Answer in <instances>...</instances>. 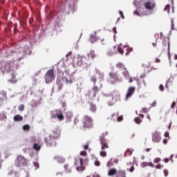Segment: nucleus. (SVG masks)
Listing matches in <instances>:
<instances>
[{
  "instance_id": "obj_1",
  "label": "nucleus",
  "mask_w": 177,
  "mask_h": 177,
  "mask_svg": "<svg viewBox=\"0 0 177 177\" xmlns=\"http://www.w3.org/2000/svg\"><path fill=\"white\" fill-rule=\"evenodd\" d=\"M107 135V131H105L101 133V135L99 136V141L100 142L101 145L100 156L102 158H105L107 156L106 151H105L106 149H109V142L105 138Z\"/></svg>"
},
{
  "instance_id": "obj_2",
  "label": "nucleus",
  "mask_w": 177,
  "mask_h": 177,
  "mask_svg": "<svg viewBox=\"0 0 177 177\" xmlns=\"http://www.w3.org/2000/svg\"><path fill=\"white\" fill-rule=\"evenodd\" d=\"M133 49L132 48H129L127 46H122L121 44L118 45V47L113 46L111 50H110V54L111 55H113L116 53H120L121 55H127L129 53L132 52Z\"/></svg>"
},
{
  "instance_id": "obj_3",
  "label": "nucleus",
  "mask_w": 177,
  "mask_h": 177,
  "mask_svg": "<svg viewBox=\"0 0 177 177\" xmlns=\"http://www.w3.org/2000/svg\"><path fill=\"white\" fill-rule=\"evenodd\" d=\"M88 163V159L87 158H77L75 161V165L77 167L75 169L78 172H82L83 171L86 170V165Z\"/></svg>"
},
{
  "instance_id": "obj_4",
  "label": "nucleus",
  "mask_w": 177,
  "mask_h": 177,
  "mask_svg": "<svg viewBox=\"0 0 177 177\" xmlns=\"http://www.w3.org/2000/svg\"><path fill=\"white\" fill-rule=\"evenodd\" d=\"M93 119L92 117L86 115L83 117V119L82 120V124L83 126V128L84 129H91L93 128Z\"/></svg>"
},
{
  "instance_id": "obj_5",
  "label": "nucleus",
  "mask_w": 177,
  "mask_h": 177,
  "mask_svg": "<svg viewBox=\"0 0 177 177\" xmlns=\"http://www.w3.org/2000/svg\"><path fill=\"white\" fill-rule=\"evenodd\" d=\"M28 164V160L22 156H17L16 160H15V165L17 167H27Z\"/></svg>"
},
{
  "instance_id": "obj_6",
  "label": "nucleus",
  "mask_w": 177,
  "mask_h": 177,
  "mask_svg": "<svg viewBox=\"0 0 177 177\" xmlns=\"http://www.w3.org/2000/svg\"><path fill=\"white\" fill-rule=\"evenodd\" d=\"M51 118L57 119L59 122H62L65 119V117L61 109H56L51 111Z\"/></svg>"
},
{
  "instance_id": "obj_7",
  "label": "nucleus",
  "mask_w": 177,
  "mask_h": 177,
  "mask_svg": "<svg viewBox=\"0 0 177 177\" xmlns=\"http://www.w3.org/2000/svg\"><path fill=\"white\" fill-rule=\"evenodd\" d=\"M62 82H64L66 85H71L73 83V80L72 79V76L67 73V71H64L62 73V77L61 78Z\"/></svg>"
},
{
  "instance_id": "obj_8",
  "label": "nucleus",
  "mask_w": 177,
  "mask_h": 177,
  "mask_svg": "<svg viewBox=\"0 0 177 177\" xmlns=\"http://www.w3.org/2000/svg\"><path fill=\"white\" fill-rule=\"evenodd\" d=\"M55 80L54 70H48L45 74V82L46 84L51 83Z\"/></svg>"
},
{
  "instance_id": "obj_9",
  "label": "nucleus",
  "mask_w": 177,
  "mask_h": 177,
  "mask_svg": "<svg viewBox=\"0 0 177 177\" xmlns=\"http://www.w3.org/2000/svg\"><path fill=\"white\" fill-rule=\"evenodd\" d=\"M109 77H110V79L112 80L111 84H114L116 82H122V77L118 76L117 73L111 72L109 73Z\"/></svg>"
},
{
  "instance_id": "obj_10",
  "label": "nucleus",
  "mask_w": 177,
  "mask_h": 177,
  "mask_svg": "<svg viewBox=\"0 0 177 177\" xmlns=\"http://www.w3.org/2000/svg\"><path fill=\"white\" fill-rule=\"evenodd\" d=\"M156 4L153 0H149L144 3V8L149 12L154 10Z\"/></svg>"
},
{
  "instance_id": "obj_11",
  "label": "nucleus",
  "mask_w": 177,
  "mask_h": 177,
  "mask_svg": "<svg viewBox=\"0 0 177 177\" xmlns=\"http://www.w3.org/2000/svg\"><path fill=\"white\" fill-rule=\"evenodd\" d=\"M13 66H15V62H13L12 61H7V62L5 63L4 66L2 67L1 69L5 70V71H6L7 73H10L13 68Z\"/></svg>"
},
{
  "instance_id": "obj_12",
  "label": "nucleus",
  "mask_w": 177,
  "mask_h": 177,
  "mask_svg": "<svg viewBox=\"0 0 177 177\" xmlns=\"http://www.w3.org/2000/svg\"><path fill=\"white\" fill-rule=\"evenodd\" d=\"M97 93H99V88L95 85L91 88V91L88 93V96L89 98L93 99L95 97L96 95H97Z\"/></svg>"
},
{
  "instance_id": "obj_13",
  "label": "nucleus",
  "mask_w": 177,
  "mask_h": 177,
  "mask_svg": "<svg viewBox=\"0 0 177 177\" xmlns=\"http://www.w3.org/2000/svg\"><path fill=\"white\" fill-rule=\"evenodd\" d=\"M57 138H45V143H46V146L48 147L56 146V142H55Z\"/></svg>"
},
{
  "instance_id": "obj_14",
  "label": "nucleus",
  "mask_w": 177,
  "mask_h": 177,
  "mask_svg": "<svg viewBox=\"0 0 177 177\" xmlns=\"http://www.w3.org/2000/svg\"><path fill=\"white\" fill-rule=\"evenodd\" d=\"M60 137V130L59 129H55L54 131H53V133L50 134L47 138H54L57 139Z\"/></svg>"
},
{
  "instance_id": "obj_15",
  "label": "nucleus",
  "mask_w": 177,
  "mask_h": 177,
  "mask_svg": "<svg viewBox=\"0 0 177 177\" xmlns=\"http://www.w3.org/2000/svg\"><path fill=\"white\" fill-rule=\"evenodd\" d=\"M135 91L136 87L131 86L128 88L127 94H126V100H128V98L131 97L133 95Z\"/></svg>"
},
{
  "instance_id": "obj_16",
  "label": "nucleus",
  "mask_w": 177,
  "mask_h": 177,
  "mask_svg": "<svg viewBox=\"0 0 177 177\" xmlns=\"http://www.w3.org/2000/svg\"><path fill=\"white\" fill-rule=\"evenodd\" d=\"M136 114L138 115L139 117H136V118H134V122H136L137 124H140L145 118V115L138 114L137 111H136Z\"/></svg>"
},
{
  "instance_id": "obj_17",
  "label": "nucleus",
  "mask_w": 177,
  "mask_h": 177,
  "mask_svg": "<svg viewBox=\"0 0 177 177\" xmlns=\"http://www.w3.org/2000/svg\"><path fill=\"white\" fill-rule=\"evenodd\" d=\"M152 140L153 142L158 143L160 140V136L158 131H155L153 134Z\"/></svg>"
},
{
  "instance_id": "obj_18",
  "label": "nucleus",
  "mask_w": 177,
  "mask_h": 177,
  "mask_svg": "<svg viewBox=\"0 0 177 177\" xmlns=\"http://www.w3.org/2000/svg\"><path fill=\"white\" fill-rule=\"evenodd\" d=\"M118 171L116 169L112 168V169H110L109 171H107V176H113L118 174Z\"/></svg>"
},
{
  "instance_id": "obj_19",
  "label": "nucleus",
  "mask_w": 177,
  "mask_h": 177,
  "mask_svg": "<svg viewBox=\"0 0 177 177\" xmlns=\"http://www.w3.org/2000/svg\"><path fill=\"white\" fill-rule=\"evenodd\" d=\"M98 40H100V39L96 37V32H94V35H91L89 41L91 42V44H94Z\"/></svg>"
},
{
  "instance_id": "obj_20",
  "label": "nucleus",
  "mask_w": 177,
  "mask_h": 177,
  "mask_svg": "<svg viewBox=\"0 0 177 177\" xmlns=\"http://www.w3.org/2000/svg\"><path fill=\"white\" fill-rule=\"evenodd\" d=\"M54 160L59 164L65 163V158H62V156H55Z\"/></svg>"
},
{
  "instance_id": "obj_21",
  "label": "nucleus",
  "mask_w": 177,
  "mask_h": 177,
  "mask_svg": "<svg viewBox=\"0 0 177 177\" xmlns=\"http://www.w3.org/2000/svg\"><path fill=\"white\" fill-rule=\"evenodd\" d=\"M8 82L11 84H15L16 82H17V80L16 79V73H12V79L8 80Z\"/></svg>"
},
{
  "instance_id": "obj_22",
  "label": "nucleus",
  "mask_w": 177,
  "mask_h": 177,
  "mask_svg": "<svg viewBox=\"0 0 177 177\" xmlns=\"http://www.w3.org/2000/svg\"><path fill=\"white\" fill-rule=\"evenodd\" d=\"M115 175L116 177H127L124 170H118V173Z\"/></svg>"
},
{
  "instance_id": "obj_23",
  "label": "nucleus",
  "mask_w": 177,
  "mask_h": 177,
  "mask_svg": "<svg viewBox=\"0 0 177 177\" xmlns=\"http://www.w3.org/2000/svg\"><path fill=\"white\" fill-rule=\"evenodd\" d=\"M13 120H15V122H22L23 116L21 115H16L13 117Z\"/></svg>"
},
{
  "instance_id": "obj_24",
  "label": "nucleus",
  "mask_w": 177,
  "mask_h": 177,
  "mask_svg": "<svg viewBox=\"0 0 177 177\" xmlns=\"http://www.w3.org/2000/svg\"><path fill=\"white\" fill-rule=\"evenodd\" d=\"M80 62H82V64L88 65V59L86 57L83 56L80 57Z\"/></svg>"
},
{
  "instance_id": "obj_25",
  "label": "nucleus",
  "mask_w": 177,
  "mask_h": 177,
  "mask_svg": "<svg viewBox=\"0 0 177 177\" xmlns=\"http://www.w3.org/2000/svg\"><path fill=\"white\" fill-rule=\"evenodd\" d=\"M172 80L173 79L170 77L167 81H166V84L165 85V87L166 88V89H168L169 86L172 85Z\"/></svg>"
},
{
  "instance_id": "obj_26",
  "label": "nucleus",
  "mask_w": 177,
  "mask_h": 177,
  "mask_svg": "<svg viewBox=\"0 0 177 177\" xmlns=\"http://www.w3.org/2000/svg\"><path fill=\"white\" fill-rule=\"evenodd\" d=\"M64 167L66 173L70 174L71 172H72V169L70 167V166H68V165H64Z\"/></svg>"
},
{
  "instance_id": "obj_27",
  "label": "nucleus",
  "mask_w": 177,
  "mask_h": 177,
  "mask_svg": "<svg viewBox=\"0 0 177 177\" xmlns=\"http://www.w3.org/2000/svg\"><path fill=\"white\" fill-rule=\"evenodd\" d=\"M116 68H118L120 70L126 71V68L124 67V65H123L122 63H118V64H116Z\"/></svg>"
},
{
  "instance_id": "obj_28",
  "label": "nucleus",
  "mask_w": 177,
  "mask_h": 177,
  "mask_svg": "<svg viewBox=\"0 0 177 177\" xmlns=\"http://www.w3.org/2000/svg\"><path fill=\"white\" fill-rule=\"evenodd\" d=\"M65 4L66 6H68V8H72V6H73V0L66 1Z\"/></svg>"
},
{
  "instance_id": "obj_29",
  "label": "nucleus",
  "mask_w": 177,
  "mask_h": 177,
  "mask_svg": "<svg viewBox=\"0 0 177 177\" xmlns=\"http://www.w3.org/2000/svg\"><path fill=\"white\" fill-rule=\"evenodd\" d=\"M127 165H129V167H131V168L128 169L127 170L129 171V172L132 173L134 171V167H133V164L132 162H128Z\"/></svg>"
},
{
  "instance_id": "obj_30",
  "label": "nucleus",
  "mask_w": 177,
  "mask_h": 177,
  "mask_svg": "<svg viewBox=\"0 0 177 177\" xmlns=\"http://www.w3.org/2000/svg\"><path fill=\"white\" fill-rule=\"evenodd\" d=\"M72 117H73L72 112L71 111L66 112V118L67 120H71Z\"/></svg>"
},
{
  "instance_id": "obj_31",
  "label": "nucleus",
  "mask_w": 177,
  "mask_h": 177,
  "mask_svg": "<svg viewBox=\"0 0 177 177\" xmlns=\"http://www.w3.org/2000/svg\"><path fill=\"white\" fill-rule=\"evenodd\" d=\"M41 148V147L37 143L33 145V149H34V150H35L37 151H39Z\"/></svg>"
},
{
  "instance_id": "obj_32",
  "label": "nucleus",
  "mask_w": 177,
  "mask_h": 177,
  "mask_svg": "<svg viewBox=\"0 0 177 177\" xmlns=\"http://www.w3.org/2000/svg\"><path fill=\"white\" fill-rule=\"evenodd\" d=\"M100 41L101 42V45H106L107 44V39L105 37L100 38Z\"/></svg>"
},
{
  "instance_id": "obj_33",
  "label": "nucleus",
  "mask_w": 177,
  "mask_h": 177,
  "mask_svg": "<svg viewBox=\"0 0 177 177\" xmlns=\"http://www.w3.org/2000/svg\"><path fill=\"white\" fill-rule=\"evenodd\" d=\"M118 113H112L111 120L112 121H116V119L118 118Z\"/></svg>"
},
{
  "instance_id": "obj_34",
  "label": "nucleus",
  "mask_w": 177,
  "mask_h": 177,
  "mask_svg": "<svg viewBox=\"0 0 177 177\" xmlns=\"http://www.w3.org/2000/svg\"><path fill=\"white\" fill-rule=\"evenodd\" d=\"M88 57H91V59H94L95 57V54L94 50H91L88 54Z\"/></svg>"
},
{
  "instance_id": "obj_35",
  "label": "nucleus",
  "mask_w": 177,
  "mask_h": 177,
  "mask_svg": "<svg viewBox=\"0 0 177 177\" xmlns=\"http://www.w3.org/2000/svg\"><path fill=\"white\" fill-rule=\"evenodd\" d=\"M30 129V126H29L28 124H24L23 126V131H28Z\"/></svg>"
},
{
  "instance_id": "obj_36",
  "label": "nucleus",
  "mask_w": 177,
  "mask_h": 177,
  "mask_svg": "<svg viewBox=\"0 0 177 177\" xmlns=\"http://www.w3.org/2000/svg\"><path fill=\"white\" fill-rule=\"evenodd\" d=\"M91 111L95 113L96 111V106L95 104H91Z\"/></svg>"
},
{
  "instance_id": "obj_37",
  "label": "nucleus",
  "mask_w": 177,
  "mask_h": 177,
  "mask_svg": "<svg viewBox=\"0 0 177 177\" xmlns=\"http://www.w3.org/2000/svg\"><path fill=\"white\" fill-rule=\"evenodd\" d=\"M96 75H99V78L102 80L104 78V73L100 71H97Z\"/></svg>"
},
{
  "instance_id": "obj_38",
  "label": "nucleus",
  "mask_w": 177,
  "mask_h": 177,
  "mask_svg": "<svg viewBox=\"0 0 177 177\" xmlns=\"http://www.w3.org/2000/svg\"><path fill=\"white\" fill-rule=\"evenodd\" d=\"M57 84H59V87H58L59 91H61L64 85L62 84H60V80H57Z\"/></svg>"
},
{
  "instance_id": "obj_39",
  "label": "nucleus",
  "mask_w": 177,
  "mask_h": 177,
  "mask_svg": "<svg viewBox=\"0 0 177 177\" xmlns=\"http://www.w3.org/2000/svg\"><path fill=\"white\" fill-rule=\"evenodd\" d=\"M18 111H24V104H21L18 106Z\"/></svg>"
},
{
  "instance_id": "obj_40",
  "label": "nucleus",
  "mask_w": 177,
  "mask_h": 177,
  "mask_svg": "<svg viewBox=\"0 0 177 177\" xmlns=\"http://www.w3.org/2000/svg\"><path fill=\"white\" fill-rule=\"evenodd\" d=\"M91 82H93L94 84V85H95V84H96V77L95 75L91 76Z\"/></svg>"
},
{
  "instance_id": "obj_41",
  "label": "nucleus",
  "mask_w": 177,
  "mask_h": 177,
  "mask_svg": "<svg viewBox=\"0 0 177 177\" xmlns=\"http://www.w3.org/2000/svg\"><path fill=\"white\" fill-rule=\"evenodd\" d=\"M113 162L112 160H109V162H107L106 167L109 168L113 167Z\"/></svg>"
},
{
  "instance_id": "obj_42",
  "label": "nucleus",
  "mask_w": 177,
  "mask_h": 177,
  "mask_svg": "<svg viewBox=\"0 0 177 177\" xmlns=\"http://www.w3.org/2000/svg\"><path fill=\"white\" fill-rule=\"evenodd\" d=\"M116 121H118V122H122V121H123V116H122V115L118 116V117L116 118Z\"/></svg>"
},
{
  "instance_id": "obj_43",
  "label": "nucleus",
  "mask_w": 177,
  "mask_h": 177,
  "mask_svg": "<svg viewBox=\"0 0 177 177\" xmlns=\"http://www.w3.org/2000/svg\"><path fill=\"white\" fill-rule=\"evenodd\" d=\"M160 161H161V159H160L159 158H156L153 159V163H155V164L159 163Z\"/></svg>"
},
{
  "instance_id": "obj_44",
  "label": "nucleus",
  "mask_w": 177,
  "mask_h": 177,
  "mask_svg": "<svg viewBox=\"0 0 177 177\" xmlns=\"http://www.w3.org/2000/svg\"><path fill=\"white\" fill-rule=\"evenodd\" d=\"M169 10H170V5H166V6H165L164 11L169 12Z\"/></svg>"
},
{
  "instance_id": "obj_45",
  "label": "nucleus",
  "mask_w": 177,
  "mask_h": 177,
  "mask_svg": "<svg viewBox=\"0 0 177 177\" xmlns=\"http://www.w3.org/2000/svg\"><path fill=\"white\" fill-rule=\"evenodd\" d=\"M163 167H164V165H160V164H159V165L155 166V168H156V169H161V168H163Z\"/></svg>"
},
{
  "instance_id": "obj_46",
  "label": "nucleus",
  "mask_w": 177,
  "mask_h": 177,
  "mask_svg": "<svg viewBox=\"0 0 177 177\" xmlns=\"http://www.w3.org/2000/svg\"><path fill=\"white\" fill-rule=\"evenodd\" d=\"M123 75L124 76V77H128V71L127 70H124L122 72Z\"/></svg>"
},
{
  "instance_id": "obj_47",
  "label": "nucleus",
  "mask_w": 177,
  "mask_h": 177,
  "mask_svg": "<svg viewBox=\"0 0 177 177\" xmlns=\"http://www.w3.org/2000/svg\"><path fill=\"white\" fill-rule=\"evenodd\" d=\"M141 166H142V167H143V168H145V167H148V162H142Z\"/></svg>"
},
{
  "instance_id": "obj_48",
  "label": "nucleus",
  "mask_w": 177,
  "mask_h": 177,
  "mask_svg": "<svg viewBox=\"0 0 177 177\" xmlns=\"http://www.w3.org/2000/svg\"><path fill=\"white\" fill-rule=\"evenodd\" d=\"M80 156H83V157H86V151H80Z\"/></svg>"
},
{
  "instance_id": "obj_49",
  "label": "nucleus",
  "mask_w": 177,
  "mask_h": 177,
  "mask_svg": "<svg viewBox=\"0 0 177 177\" xmlns=\"http://www.w3.org/2000/svg\"><path fill=\"white\" fill-rule=\"evenodd\" d=\"M74 123L75 125L78 124V123H80V119L78 118H75Z\"/></svg>"
},
{
  "instance_id": "obj_50",
  "label": "nucleus",
  "mask_w": 177,
  "mask_h": 177,
  "mask_svg": "<svg viewBox=\"0 0 177 177\" xmlns=\"http://www.w3.org/2000/svg\"><path fill=\"white\" fill-rule=\"evenodd\" d=\"M94 165L96 167H100V162L99 160H95V162H94Z\"/></svg>"
},
{
  "instance_id": "obj_51",
  "label": "nucleus",
  "mask_w": 177,
  "mask_h": 177,
  "mask_svg": "<svg viewBox=\"0 0 177 177\" xmlns=\"http://www.w3.org/2000/svg\"><path fill=\"white\" fill-rule=\"evenodd\" d=\"M118 13L121 16V18H122V19H124V16L123 15V12L122 10H120V11H118Z\"/></svg>"
},
{
  "instance_id": "obj_52",
  "label": "nucleus",
  "mask_w": 177,
  "mask_h": 177,
  "mask_svg": "<svg viewBox=\"0 0 177 177\" xmlns=\"http://www.w3.org/2000/svg\"><path fill=\"white\" fill-rule=\"evenodd\" d=\"M110 161H112V163L118 164V159H111Z\"/></svg>"
},
{
  "instance_id": "obj_53",
  "label": "nucleus",
  "mask_w": 177,
  "mask_h": 177,
  "mask_svg": "<svg viewBox=\"0 0 177 177\" xmlns=\"http://www.w3.org/2000/svg\"><path fill=\"white\" fill-rule=\"evenodd\" d=\"M147 111H148V109L143 108V109H142V111H140V113H146Z\"/></svg>"
},
{
  "instance_id": "obj_54",
  "label": "nucleus",
  "mask_w": 177,
  "mask_h": 177,
  "mask_svg": "<svg viewBox=\"0 0 177 177\" xmlns=\"http://www.w3.org/2000/svg\"><path fill=\"white\" fill-rule=\"evenodd\" d=\"M159 89L161 91H164V89H165L164 86L162 84H160L159 85Z\"/></svg>"
},
{
  "instance_id": "obj_55",
  "label": "nucleus",
  "mask_w": 177,
  "mask_h": 177,
  "mask_svg": "<svg viewBox=\"0 0 177 177\" xmlns=\"http://www.w3.org/2000/svg\"><path fill=\"white\" fill-rule=\"evenodd\" d=\"M167 53H170V42L167 43Z\"/></svg>"
},
{
  "instance_id": "obj_56",
  "label": "nucleus",
  "mask_w": 177,
  "mask_h": 177,
  "mask_svg": "<svg viewBox=\"0 0 177 177\" xmlns=\"http://www.w3.org/2000/svg\"><path fill=\"white\" fill-rule=\"evenodd\" d=\"M133 80H136V78L129 77L128 79V82L132 83V82H133Z\"/></svg>"
},
{
  "instance_id": "obj_57",
  "label": "nucleus",
  "mask_w": 177,
  "mask_h": 177,
  "mask_svg": "<svg viewBox=\"0 0 177 177\" xmlns=\"http://www.w3.org/2000/svg\"><path fill=\"white\" fill-rule=\"evenodd\" d=\"M164 175H165V177L169 176V171L166 169L164 170Z\"/></svg>"
},
{
  "instance_id": "obj_58",
  "label": "nucleus",
  "mask_w": 177,
  "mask_h": 177,
  "mask_svg": "<svg viewBox=\"0 0 177 177\" xmlns=\"http://www.w3.org/2000/svg\"><path fill=\"white\" fill-rule=\"evenodd\" d=\"M88 148H89V145H84L83 146V149H84V150H88Z\"/></svg>"
},
{
  "instance_id": "obj_59",
  "label": "nucleus",
  "mask_w": 177,
  "mask_h": 177,
  "mask_svg": "<svg viewBox=\"0 0 177 177\" xmlns=\"http://www.w3.org/2000/svg\"><path fill=\"white\" fill-rule=\"evenodd\" d=\"M176 106V102H172V104H171V109H174Z\"/></svg>"
},
{
  "instance_id": "obj_60",
  "label": "nucleus",
  "mask_w": 177,
  "mask_h": 177,
  "mask_svg": "<svg viewBox=\"0 0 177 177\" xmlns=\"http://www.w3.org/2000/svg\"><path fill=\"white\" fill-rule=\"evenodd\" d=\"M148 166L150 167H154V165L151 162H148Z\"/></svg>"
},
{
  "instance_id": "obj_61",
  "label": "nucleus",
  "mask_w": 177,
  "mask_h": 177,
  "mask_svg": "<svg viewBox=\"0 0 177 177\" xmlns=\"http://www.w3.org/2000/svg\"><path fill=\"white\" fill-rule=\"evenodd\" d=\"M165 138H169V132H165Z\"/></svg>"
},
{
  "instance_id": "obj_62",
  "label": "nucleus",
  "mask_w": 177,
  "mask_h": 177,
  "mask_svg": "<svg viewBox=\"0 0 177 177\" xmlns=\"http://www.w3.org/2000/svg\"><path fill=\"white\" fill-rule=\"evenodd\" d=\"M34 166L37 168H39V163L38 162H34Z\"/></svg>"
},
{
  "instance_id": "obj_63",
  "label": "nucleus",
  "mask_w": 177,
  "mask_h": 177,
  "mask_svg": "<svg viewBox=\"0 0 177 177\" xmlns=\"http://www.w3.org/2000/svg\"><path fill=\"white\" fill-rule=\"evenodd\" d=\"M133 15H138V16H139V13H138V12H137V10H136V11H134V12H133Z\"/></svg>"
},
{
  "instance_id": "obj_64",
  "label": "nucleus",
  "mask_w": 177,
  "mask_h": 177,
  "mask_svg": "<svg viewBox=\"0 0 177 177\" xmlns=\"http://www.w3.org/2000/svg\"><path fill=\"white\" fill-rule=\"evenodd\" d=\"M162 143H164L165 145L167 144V140L164 139V140H162Z\"/></svg>"
}]
</instances>
